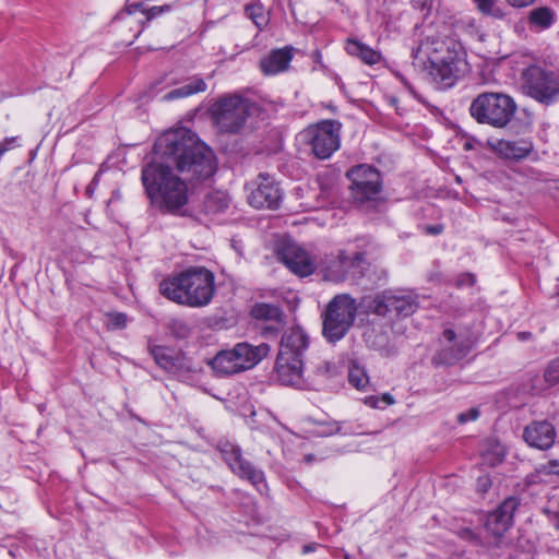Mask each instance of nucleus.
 I'll list each match as a JSON object with an SVG mask.
<instances>
[{"instance_id": "48", "label": "nucleus", "mask_w": 559, "mask_h": 559, "mask_svg": "<svg viewBox=\"0 0 559 559\" xmlns=\"http://www.w3.org/2000/svg\"><path fill=\"white\" fill-rule=\"evenodd\" d=\"M466 277L468 280V284L472 285L474 283V281H475L473 275L468 274V275H466Z\"/></svg>"}, {"instance_id": "9", "label": "nucleus", "mask_w": 559, "mask_h": 559, "mask_svg": "<svg viewBox=\"0 0 559 559\" xmlns=\"http://www.w3.org/2000/svg\"><path fill=\"white\" fill-rule=\"evenodd\" d=\"M348 176L352 179V192L357 202L364 203L374 199L380 192V174L368 165H359L353 168Z\"/></svg>"}, {"instance_id": "30", "label": "nucleus", "mask_w": 559, "mask_h": 559, "mask_svg": "<svg viewBox=\"0 0 559 559\" xmlns=\"http://www.w3.org/2000/svg\"><path fill=\"white\" fill-rule=\"evenodd\" d=\"M247 16L260 29L267 24V15L262 4L253 3L246 7Z\"/></svg>"}, {"instance_id": "6", "label": "nucleus", "mask_w": 559, "mask_h": 559, "mask_svg": "<svg viewBox=\"0 0 559 559\" xmlns=\"http://www.w3.org/2000/svg\"><path fill=\"white\" fill-rule=\"evenodd\" d=\"M341 127L338 121L323 120L304 131L305 139L318 158H329L340 148Z\"/></svg>"}, {"instance_id": "22", "label": "nucleus", "mask_w": 559, "mask_h": 559, "mask_svg": "<svg viewBox=\"0 0 559 559\" xmlns=\"http://www.w3.org/2000/svg\"><path fill=\"white\" fill-rule=\"evenodd\" d=\"M293 58L290 49H275L261 60V70L267 75L285 71Z\"/></svg>"}, {"instance_id": "4", "label": "nucleus", "mask_w": 559, "mask_h": 559, "mask_svg": "<svg viewBox=\"0 0 559 559\" xmlns=\"http://www.w3.org/2000/svg\"><path fill=\"white\" fill-rule=\"evenodd\" d=\"M516 104L503 93H481L471 104V116L479 123L504 128L514 116Z\"/></svg>"}, {"instance_id": "16", "label": "nucleus", "mask_w": 559, "mask_h": 559, "mask_svg": "<svg viewBox=\"0 0 559 559\" xmlns=\"http://www.w3.org/2000/svg\"><path fill=\"white\" fill-rule=\"evenodd\" d=\"M518 507V498H507L493 512L487 516V531L495 536L503 535L512 526L513 515Z\"/></svg>"}, {"instance_id": "20", "label": "nucleus", "mask_w": 559, "mask_h": 559, "mask_svg": "<svg viewBox=\"0 0 559 559\" xmlns=\"http://www.w3.org/2000/svg\"><path fill=\"white\" fill-rule=\"evenodd\" d=\"M309 338L300 328H292L282 337L278 354L295 356L301 359L308 348Z\"/></svg>"}, {"instance_id": "38", "label": "nucleus", "mask_w": 559, "mask_h": 559, "mask_svg": "<svg viewBox=\"0 0 559 559\" xmlns=\"http://www.w3.org/2000/svg\"><path fill=\"white\" fill-rule=\"evenodd\" d=\"M155 361L164 369H171L174 362L169 356H167L163 349L156 348L153 350Z\"/></svg>"}, {"instance_id": "11", "label": "nucleus", "mask_w": 559, "mask_h": 559, "mask_svg": "<svg viewBox=\"0 0 559 559\" xmlns=\"http://www.w3.org/2000/svg\"><path fill=\"white\" fill-rule=\"evenodd\" d=\"M370 307L379 316L395 311L396 314L407 317L416 311L418 302L411 294L383 293L373 299Z\"/></svg>"}, {"instance_id": "27", "label": "nucleus", "mask_w": 559, "mask_h": 559, "mask_svg": "<svg viewBox=\"0 0 559 559\" xmlns=\"http://www.w3.org/2000/svg\"><path fill=\"white\" fill-rule=\"evenodd\" d=\"M229 197L223 191H214L206 195L204 207L207 213H219L229 206Z\"/></svg>"}, {"instance_id": "29", "label": "nucleus", "mask_w": 559, "mask_h": 559, "mask_svg": "<svg viewBox=\"0 0 559 559\" xmlns=\"http://www.w3.org/2000/svg\"><path fill=\"white\" fill-rule=\"evenodd\" d=\"M252 317L262 320H280L281 312L275 306L269 304H258L251 310Z\"/></svg>"}, {"instance_id": "33", "label": "nucleus", "mask_w": 559, "mask_h": 559, "mask_svg": "<svg viewBox=\"0 0 559 559\" xmlns=\"http://www.w3.org/2000/svg\"><path fill=\"white\" fill-rule=\"evenodd\" d=\"M365 257L360 252L348 255L347 263L344 267L348 271V275L360 276L364 273Z\"/></svg>"}, {"instance_id": "28", "label": "nucleus", "mask_w": 559, "mask_h": 559, "mask_svg": "<svg viewBox=\"0 0 559 559\" xmlns=\"http://www.w3.org/2000/svg\"><path fill=\"white\" fill-rule=\"evenodd\" d=\"M477 9L487 16L502 20L506 16L504 9L499 0H474Z\"/></svg>"}, {"instance_id": "21", "label": "nucleus", "mask_w": 559, "mask_h": 559, "mask_svg": "<svg viewBox=\"0 0 559 559\" xmlns=\"http://www.w3.org/2000/svg\"><path fill=\"white\" fill-rule=\"evenodd\" d=\"M443 348L439 354L441 362L445 365H452L459 359L463 358L468 348L463 343L455 342V333L452 330H445L443 332Z\"/></svg>"}, {"instance_id": "32", "label": "nucleus", "mask_w": 559, "mask_h": 559, "mask_svg": "<svg viewBox=\"0 0 559 559\" xmlns=\"http://www.w3.org/2000/svg\"><path fill=\"white\" fill-rule=\"evenodd\" d=\"M348 381L358 390H362L369 382V378L364 368L353 364L348 371Z\"/></svg>"}, {"instance_id": "2", "label": "nucleus", "mask_w": 559, "mask_h": 559, "mask_svg": "<svg viewBox=\"0 0 559 559\" xmlns=\"http://www.w3.org/2000/svg\"><path fill=\"white\" fill-rule=\"evenodd\" d=\"M159 292L176 304L201 308L209 305L214 296L215 277L206 267L192 266L162 281Z\"/></svg>"}, {"instance_id": "39", "label": "nucleus", "mask_w": 559, "mask_h": 559, "mask_svg": "<svg viewBox=\"0 0 559 559\" xmlns=\"http://www.w3.org/2000/svg\"><path fill=\"white\" fill-rule=\"evenodd\" d=\"M479 416V411L478 408L476 407H473L471 409H468L467 412H464V413H460L457 415V421L460 424H466L468 421H474L478 418Z\"/></svg>"}, {"instance_id": "5", "label": "nucleus", "mask_w": 559, "mask_h": 559, "mask_svg": "<svg viewBox=\"0 0 559 559\" xmlns=\"http://www.w3.org/2000/svg\"><path fill=\"white\" fill-rule=\"evenodd\" d=\"M356 302L348 295H337L324 313L323 334L330 342H336L344 337L356 317Z\"/></svg>"}, {"instance_id": "25", "label": "nucleus", "mask_w": 559, "mask_h": 559, "mask_svg": "<svg viewBox=\"0 0 559 559\" xmlns=\"http://www.w3.org/2000/svg\"><path fill=\"white\" fill-rule=\"evenodd\" d=\"M347 260L348 254L341 252L337 259L331 261L325 267L324 277L332 282L344 281L348 276V271L344 267Z\"/></svg>"}, {"instance_id": "3", "label": "nucleus", "mask_w": 559, "mask_h": 559, "mask_svg": "<svg viewBox=\"0 0 559 559\" xmlns=\"http://www.w3.org/2000/svg\"><path fill=\"white\" fill-rule=\"evenodd\" d=\"M269 353L270 346L266 343L255 346L249 343H238L230 349L218 352L209 361V365L218 377L233 376L253 368Z\"/></svg>"}, {"instance_id": "47", "label": "nucleus", "mask_w": 559, "mask_h": 559, "mask_svg": "<svg viewBox=\"0 0 559 559\" xmlns=\"http://www.w3.org/2000/svg\"><path fill=\"white\" fill-rule=\"evenodd\" d=\"M428 230H429V233L437 235V234L441 233L442 228L440 226H432V227H429Z\"/></svg>"}, {"instance_id": "45", "label": "nucleus", "mask_w": 559, "mask_h": 559, "mask_svg": "<svg viewBox=\"0 0 559 559\" xmlns=\"http://www.w3.org/2000/svg\"><path fill=\"white\" fill-rule=\"evenodd\" d=\"M532 337V333L531 332H520L518 333V338L520 341H527Z\"/></svg>"}, {"instance_id": "34", "label": "nucleus", "mask_w": 559, "mask_h": 559, "mask_svg": "<svg viewBox=\"0 0 559 559\" xmlns=\"http://www.w3.org/2000/svg\"><path fill=\"white\" fill-rule=\"evenodd\" d=\"M364 403L371 408H383L384 405H393L394 397L390 393H384L381 396L370 395L364 399Z\"/></svg>"}, {"instance_id": "17", "label": "nucleus", "mask_w": 559, "mask_h": 559, "mask_svg": "<svg viewBox=\"0 0 559 559\" xmlns=\"http://www.w3.org/2000/svg\"><path fill=\"white\" fill-rule=\"evenodd\" d=\"M460 63L461 59L456 51L443 58L441 62L429 64L430 75L441 88L451 87L457 80Z\"/></svg>"}, {"instance_id": "13", "label": "nucleus", "mask_w": 559, "mask_h": 559, "mask_svg": "<svg viewBox=\"0 0 559 559\" xmlns=\"http://www.w3.org/2000/svg\"><path fill=\"white\" fill-rule=\"evenodd\" d=\"M248 202L255 209H276L281 200L280 189L274 181L264 175L248 187Z\"/></svg>"}, {"instance_id": "1", "label": "nucleus", "mask_w": 559, "mask_h": 559, "mask_svg": "<svg viewBox=\"0 0 559 559\" xmlns=\"http://www.w3.org/2000/svg\"><path fill=\"white\" fill-rule=\"evenodd\" d=\"M153 160L142 170L150 199L168 211L188 202L186 181L206 179L216 171L213 151L186 128L163 133L155 142Z\"/></svg>"}, {"instance_id": "7", "label": "nucleus", "mask_w": 559, "mask_h": 559, "mask_svg": "<svg viewBox=\"0 0 559 559\" xmlns=\"http://www.w3.org/2000/svg\"><path fill=\"white\" fill-rule=\"evenodd\" d=\"M523 88L539 103L548 104L559 94V74L539 67H530L523 73Z\"/></svg>"}, {"instance_id": "14", "label": "nucleus", "mask_w": 559, "mask_h": 559, "mask_svg": "<svg viewBox=\"0 0 559 559\" xmlns=\"http://www.w3.org/2000/svg\"><path fill=\"white\" fill-rule=\"evenodd\" d=\"M277 254L280 260L295 274L308 276L313 273L316 265L311 257L296 242H283Z\"/></svg>"}, {"instance_id": "24", "label": "nucleus", "mask_w": 559, "mask_h": 559, "mask_svg": "<svg viewBox=\"0 0 559 559\" xmlns=\"http://www.w3.org/2000/svg\"><path fill=\"white\" fill-rule=\"evenodd\" d=\"M556 14L548 7H539L530 11L528 24L531 29L545 31L555 23Z\"/></svg>"}, {"instance_id": "18", "label": "nucleus", "mask_w": 559, "mask_h": 559, "mask_svg": "<svg viewBox=\"0 0 559 559\" xmlns=\"http://www.w3.org/2000/svg\"><path fill=\"white\" fill-rule=\"evenodd\" d=\"M278 380L285 385L302 386V360L295 356L278 354L276 359Z\"/></svg>"}, {"instance_id": "46", "label": "nucleus", "mask_w": 559, "mask_h": 559, "mask_svg": "<svg viewBox=\"0 0 559 559\" xmlns=\"http://www.w3.org/2000/svg\"><path fill=\"white\" fill-rule=\"evenodd\" d=\"M316 548H317V544L306 545V546H304V548H302V552H304V554H307V552H310V551L316 550Z\"/></svg>"}, {"instance_id": "36", "label": "nucleus", "mask_w": 559, "mask_h": 559, "mask_svg": "<svg viewBox=\"0 0 559 559\" xmlns=\"http://www.w3.org/2000/svg\"><path fill=\"white\" fill-rule=\"evenodd\" d=\"M128 318L121 312H111L107 314L106 324L108 329H123L127 325Z\"/></svg>"}, {"instance_id": "15", "label": "nucleus", "mask_w": 559, "mask_h": 559, "mask_svg": "<svg viewBox=\"0 0 559 559\" xmlns=\"http://www.w3.org/2000/svg\"><path fill=\"white\" fill-rule=\"evenodd\" d=\"M522 438L530 448L547 451L554 447L557 431L548 420H534L524 427Z\"/></svg>"}, {"instance_id": "26", "label": "nucleus", "mask_w": 559, "mask_h": 559, "mask_svg": "<svg viewBox=\"0 0 559 559\" xmlns=\"http://www.w3.org/2000/svg\"><path fill=\"white\" fill-rule=\"evenodd\" d=\"M206 90V83L200 78L192 79L188 84L175 88L165 95V99L171 100L176 98L188 97L193 94L204 92Z\"/></svg>"}, {"instance_id": "49", "label": "nucleus", "mask_w": 559, "mask_h": 559, "mask_svg": "<svg viewBox=\"0 0 559 559\" xmlns=\"http://www.w3.org/2000/svg\"><path fill=\"white\" fill-rule=\"evenodd\" d=\"M181 329H182L183 331H186V330H187L186 325H183V324L181 325Z\"/></svg>"}, {"instance_id": "19", "label": "nucleus", "mask_w": 559, "mask_h": 559, "mask_svg": "<svg viewBox=\"0 0 559 559\" xmlns=\"http://www.w3.org/2000/svg\"><path fill=\"white\" fill-rule=\"evenodd\" d=\"M488 146L501 158L512 160L523 159L533 151L532 142L526 139L488 141Z\"/></svg>"}, {"instance_id": "31", "label": "nucleus", "mask_w": 559, "mask_h": 559, "mask_svg": "<svg viewBox=\"0 0 559 559\" xmlns=\"http://www.w3.org/2000/svg\"><path fill=\"white\" fill-rule=\"evenodd\" d=\"M170 9H171V7L169 4L145 8L143 3L131 4L128 8L129 13H134L136 11H141L146 16L147 20H152V19L156 17L157 15L169 12Z\"/></svg>"}, {"instance_id": "35", "label": "nucleus", "mask_w": 559, "mask_h": 559, "mask_svg": "<svg viewBox=\"0 0 559 559\" xmlns=\"http://www.w3.org/2000/svg\"><path fill=\"white\" fill-rule=\"evenodd\" d=\"M544 378L549 384L559 382V357L550 360L545 369Z\"/></svg>"}, {"instance_id": "10", "label": "nucleus", "mask_w": 559, "mask_h": 559, "mask_svg": "<svg viewBox=\"0 0 559 559\" xmlns=\"http://www.w3.org/2000/svg\"><path fill=\"white\" fill-rule=\"evenodd\" d=\"M225 462L239 477L249 480L260 492L266 487L264 474L241 457L240 449L234 444H226L222 449Z\"/></svg>"}, {"instance_id": "40", "label": "nucleus", "mask_w": 559, "mask_h": 559, "mask_svg": "<svg viewBox=\"0 0 559 559\" xmlns=\"http://www.w3.org/2000/svg\"><path fill=\"white\" fill-rule=\"evenodd\" d=\"M457 535L462 539H465V540H468V542H472V543H477L478 542L477 534L474 531H472L471 528H468V527H463V528L459 530Z\"/></svg>"}, {"instance_id": "42", "label": "nucleus", "mask_w": 559, "mask_h": 559, "mask_svg": "<svg viewBox=\"0 0 559 559\" xmlns=\"http://www.w3.org/2000/svg\"><path fill=\"white\" fill-rule=\"evenodd\" d=\"M506 2L512 8L521 9L530 7L535 0H506Z\"/></svg>"}, {"instance_id": "12", "label": "nucleus", "mask_w": 559, "mask_h": 559, "mask_svg": "<svg viewBox=\"0 0 559 559\" xmlns=\"http://www.w3.org/2000/svg\"><path fill=\"white\" fill-rule=\"evenodd\" d=\"M456 52L448 43L433 35H426L421 43L412 50L414 62L427 68L428 64L441 62L443 58Z\"/></svg>"}, {"instance_id": "43", "label": "nucleus", "mask_w": 559, "mask_h": 559, "mask_svg": "<svg viewBox=\"0 0 559 559\" xmlns=\"http://www.w3.org/2000/svg\"><path fill=\"white\" fill-rule=\"evenodd\" d=\"M544 471H547L548 473H555L559 474V461L552 460L548 462V467L543 466Z\"/></svg>"}, {"instance_id": "8", "label": "nucleus", "mask_w": 559, "mask_h": 559, "mask_svg": "<svg viewBox=\"0 0 559 559\" xmlns=\"http://www.w3.org/2000/svg\"><path fill=\"white\" fill-rule=\"evenodd\" d=\"M250 111L248 100L239 96L219 100L213 110L215 121L224 132H237L245 124Z\"/></svg>"}, {"instance_id": "23", "label": "nucleus", "mask_w": 559, "mask_h": 559, "mask_svg": "<svg viewBox=\"0 0 559 559\" xmlns=\"http://www.w3.org/2000/svg\"><path fill=\"white\" fill-rule=\"evenodd\" d=\"M346 51L350 56L359 58L366 64H377L381 60V53L379 51L356 39L347 40Z\"/></svg>"}, {"instance_id": "44", "label": "nucleus", "mask_w": 559, "mask_h": 559, "mask_svg": "<svg viewBox=\"0 0 559 559\" xmlns=\"http://www.w3.org/2000/svg\"><path fill=\"white\" fill-rule=\"evenodd\" d=\"M489 486L490 480L488 477L484 476L478 478V487L481 491H486Z\"/></svg>"}, {"instance_id": "41", "label": "nucleus", "mask_w": 559, "mask_h": 559, "mask_svg": "<svg viewBox=\"0 0 559 559\" xmlns=\"http://www.w3.org/2000/svg\"><path fill=\"white\" fill-rule=\"evenodd\" d=\"M17 145V138L11 136L5 138L3 142L0 143V157L11 148Z\"/></svg>"}, {"instance_id": "37", "label": "nucleus", "mask_w": 559, "mask_h": 559, "mask_svg": "<svg viewBox=\"0 0 559 559\" xmlns=\"http://www.w3.org/2000/svg\"><path fill=\"white\" fill-rule=\"evenodd\" d=\"M342 431V426L340 423L331 421L319 425L318 429L316 430V433L318 436L326 437L332 436L335 433H338Z\"/></svg>"}]
</instances>
